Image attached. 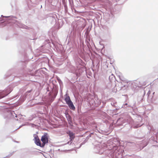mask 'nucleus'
<instances>
[{
	"mask_svg": "<svg viewBox=\"0 0 158 158\" xmlns=\"http://www.w3.org/2000/svg\"><path fill=\"white\" fill-rule=\"evenodd\" d=\"M57 80L58 81L60 85H61V84H63L62 82V81L59 78H57Z\"/></svg>",
	"mask_w": 158,
	"mask_h": 158,
	"instance_id": "7c9ffc66",
	"label": "nucleus"
},
{
	"mask_svg": "<svg viewBox=\"0 0 158 158\" xmlns=\"http://www.w3.org/2000/svg\"><path fill=\"white\" fill-rule=\"evenodd\" d=\"M89 139V138H88V137L87 136L85 139L81 144L80 146H81L82 145L85 144Z\"/></svg>",
	"mask_w": 158,
	"mask_h": 158,
	"instance_id": "b1692460",
	"label": "nucleus"
},
{
	"mask_svg": "<svg viewBox=\"0 0 158 158\" xmlns=\"http://www.w3.org/2000/svg\"><path fill=\"white\" fill-rule=\"evenodd\" d=\"M113 84H114V82L112 83H112L110 82V83L109 82L108 84V85H107V88L109 89H110V88H111V87H112L111 86L113 85Z\"/></svg>",
	"mask_w": 158,
	"mask_h": 158,
	"instance_id": "5701e85b",
	"label": "nucleus"
},
{
	"mask_svg": "<svg viewBox=\"0 0 158 158\" xmlns=\"http://www.w3.org/2000/svg\"><path fill=\"white\" fill-rule=\"evenodd\" d=\"M67 134L69 135V138L70 141H71L70 144L72 142H73L75 138V134L73 133L72 131L70 130L68 131L67 132Z\"/></svg>",
	"mask_w": 158,
	"mask_h": 158,
	"instance_id": "ddd939ff",
	"label": "nucleus"
},
{
	"mask_svg": "<svg viewBox=\"0 0 158 158\" xmlns=\"http://www.w3.org/2000/svg\"><path fill=\"white\" fill-rule=\"evenodd\" d=\"M4 22V21H3V22ZM2 23H3V22H0V24Z\"/></svg>",
	"mask_w": 158,
	"mask_h": 158,
	"instance_id": "c03bdc74",
	"label": "nucleus"
},
{
	"mask_svg": "<svg viewBox=\"0 0 158 158\" xmlns=\"http://www.w3.org/2000/svg\"><path fill=\"white\" fill-rule=\"evenodd\" d=\"M31 127H35L36 126V125L33 124V123H31Z\"/></svg>",
	"mask_w": 158,
	"mask_h": 158,
	"instance_id": "c9c22d12",
	"label": "nucleus"
},
{
	"mask_svg": "<svg viewBox=\"0 0 158 158\" xmlns=\"http://www.w3.org/2000/svg\"><path fill=\"white\" fill-rule=\"evenodd\" d=\"M14 152H13L11 153H10L8 155L6 156L7 158H9L14 153Z\"/></svg>",
	"mask_w": 158,
	"mask_h": 158,
	"instance_id": "c756f323",
	"label": "nucleus"
},
{
	"mask_svg": "<svg viewBox=\"0 0 158 158\" xmlns=\"http://www.w3.org/2000/svg\"><path fill=\"white\" fill-rule=\"evenodd\" d=\"M116 84H115V86H114V88L112 89L113 91L114 92H116V89H115V86H116Z\"/></svg>",
	"mask_w": 158,
	"mask_h": 158,
	"instance_id": "f704fd0d",
	"label": "nucleus"
},
{
	"mask_svg": "<svg viewBox=\"0 0 158 158\" xmlns=\"http://www.w3.org/2000/svg\"><path fill=\"white\" fill-rule=\"evenodd\" d=\"M112 143L111 149H107L105 151L98 146L94 147L95 152L99 154H103L106 156V158H121L124 156V147L120 145V141L117 139H114Z\"/></svg>",
	"mask_w": 158,
	"mask_h": 158,
	"instance_id": "f257e3e1",
	"label": "nucleus"
},
{
	"mask_svg": "<svg viewBox=\"0 0 158 158\" xmlns=\"http://www.w3.org/2000/svg\"><path fill=\"white\" fill-rule=\"evenodd\" d=\"M32 89H31L30 90L27 91L25 94L27 95V94L30 93H31L32 91Z\"/></svg>",
	"mask_w": 158,
	"mask_h": 158,
	"instance_id": "2f4dec72",
	"label": "nucleus"
},
{
	"mask_svg": "<svg viewBox=\"0 0 158 158\" xmlns=\"http://www.w3.org/2000/svg\"><path fill=\"white\" fill-rule=\"evenodd\" d=\"M33 136L34 137V141H37L40 140L38 136L37 135H36L35 134H34Z\"/></svg>",
	"mask_w": 158,
	"mask_h": 158,
	"instance_id": "412c9836",
	"label": "nucleus"
},
{
	"mask_svg": "<svg viewBox=\"0 0 158 158\" xmlns=\"http://www.w3.org/2000/svg\"><path fill=\"white\" fill-rule=\"evenodd\" d=\"M115 79V77L113 74H112L111 75L109 76V79L110 82V83H112V81H113L114 82V80Z\"/></svg>",
	"mask_w": 158,
	"mask_h": 158,
	"instance_id": "f3484780",
	"label": "nucleus"
},
{
	"mask_svg": "<svg viewBox=\"0 0 158 158\" xmlns=\"http://www.w3.org/2000/svg\"><path fill=\"white\" fill-rule=\"evenodd\" d=\"M12 90L10 86H8L3 90L0 91V99L2 98L9 94Z\"/></svg>",
	"mask_w": 158,
	"mask_h": 158,
	"instance_id": "423d86ee",
	"label": "nucleus"
},
{
	"mask_svg": "<svg viewBox=\"0 0 158 158\" xmlns=\"http://www.w3.org/2000/svg\"><path fill=\"white\" fill-rule=\"evenodd\" d=\"M154 156V153L153 152H150L148 155L149 158H152Z\"/></svg>",
	"mask_w": 158,
	"mask_h": 158,
	"instance_id": "393cba45",
	"label": "nucleus"
},
{
	"mask_svg": "<svg viewBox=\"0 0 158 158\" xmlns=\"http://www.w3.org/2000/svg\"><path fill=\"white\" fill-rule=\"evenodd\" d=\"M129 123L127 119L123 118H118L116 122L117 125L119 126H125L126 125H128Z\"/></svg>",
	"mask_w": 158,
	"mask_h": 158,
	"instance_id": "0eeeda50",
	"label": "nucleus"
},
{
	"mask_svg": "<svg viewBox=\"0 0 158 158\" xmlns=\"http://www.w3.org/2000/svg\"><path fill=\"white\" fill-rule=\"evenodd\" d=\"M11 70H10L9 71V73H10V72H11Z\"/></svg>",
	"mask_w": 158,
	"mask_h": 158,
	"instance_id": "a18cd8bd",
	"label": "nucleus"
},
{
	"mask_svg": "<svg viewBox=\"0 0 158 158\" xmlns=\"http://www.w3.org/2000/svg\"><path fill=\"white\" fill-rule=\"evenodd\" d=\"M79 60H81L80 59V58H79Z\"/></svg>",
	"mask_w": 158,
	"mask_h": 158,
	"instance_id": "8fccbe9b",
	"label": "nucleus"
},
{
	"mask_svg": "<svg viewBox=\"0 0 158 158\" xmlns=\"http://www.w3.org/2000/svg\"><path fill=\"white\" fill-rule=\"evenodd\" d=\"M10 74H7V75H5V76H6L7 77H9L10 76Z\"/></svg>",
	"mask_w": 158,
	"mask_h": 158,
	"instance_id": "79ce46f5",
	"label": "nucleus"
},
{
	"mask_svg": "<svg viewBox=\"0 0 158 158\" xmlns=\"http://www.w3.org/2000/svg\"><path fill=\"white\" fill-rule=\"evenodd\" d=\"M15 142H16V143H19V142L18 141H15Z\"/></svg>",
	"mask_w": 158,
	"mask_h": 158,
	"instance_id": "37998d69",
	"label": "nucleus"
},
{
	"mask_svg": "<svg viewBox=\"0 0 158 158\" xmlns=\"http://www.w3.org/2000/svg\"><path fill=\"white\" fill-rule=\"evenodd\" d=\"M151 93V91L150 90H149L148 93H147V95L148 96L149 94H150Z\"/></svg>",
	"mask_w": 158,
	"mask_h": 158,
	"instance_id": "e433bc0d",
	"label": "nucleus"
},
{
	"mask_svg": "<svg viewBox=\"0 0 158 158\" xmlns=\"http://www.w3.org/2000/svg\"><path fill=\"white\" fill-rule=\"evenodd\" d=\"M126 84H123L122 82H121V83H119L120 84L121 87H120V90H125L127 89H129V87L130 85H134L135 84V83L133 82L131 84L130 83L129 84H128V83L125 82Z\"/></svg>",
	"mask_w": 158,
	"mask_h": 158,
	"instance_id": "9b49d317",
	"label": "nucleus"
},
{
	"mask_svg": "<svg viewBox=\"0 0 158 158\" xmlns=\"http://www.w3.org/2000/svg\"><path fill=\"white\" fill-rule=\"evenodd\" d=\"M90 40L85 39V42L86 43V44L88 48H89V46H90L89 43Z\"/></svg>",
	"mask_w": 158,
	"mask_h": 158,
	"instance_id": "4be33fe9",
	"label": "nucleus"
},
{
	"mask_svg": "<svg viewBox=\"0 0 158 158\" xmlns=\"http://www.w3.org/2000/svg\"><path fill=\"white\" fill-rule=\"evenodd\" d=\"M48 135L47 133H44L42 136L41 141L42 142V147H44L45 144L48 143Z\"/></svg>",
	"mask_w": 158,
	"mask_h": 158,
	"instance_id": "1a4fd4ad",
	"label": "nucleus"
},
{
	"mask_svg": "<svg viewBox=\"0 0 158 158\" xmlns=\"http://www.w3.org/2000/svg\"><path fill=\"white\" fill-rule=\"evenodd\" d=\"M120 79L123 81H125V80H123L121 78V77L120 78Z\"/></svg>",
	"mask_w": 158,
	"mask_h": 158,
	"instance_id": "a19ab883",
	"label": "nucleus"
},
{
	"mask_svg": "<svg viewBox=\"0 0 158 158\" xmlns=\"http://www.w3.org/2000/svg\"><path fill=\"white\" fill-rule=\"evenodd\" d=\"M148 143H147L146 145L145 146H146L147 145Z\"/></svg>",
	"mask_w": 158,
	"mask_h": 158,
	"instance_id": "de8ad7c7",
	"label": "nucleus"
},
{
	"mask_svg": "<svg viewBox=\"0 0 158 158\" xmlns=\"http://www.w3.org/2000/svg\"><path fill=\"white\" fill-rule=\"evenodd\" d=\"M64 0H62L63 2H64Z\"/></svg>",
	"mask_w": 158,
	"mask_h": 158,
	"instance_id": "09e8293b",
	"label": "nucleus"
},
{
	"mask_svg": "<svg viewBox=\"0 0 158 158\" xmlns=\"http://www.w3.org/2000/svg\"><path fill=\"white\" fill-rule=\"evenodd\" d=\"M25 124H22V125H20V126H19V127L17 129H16L14 131H15L17 130H18V129H19L20 128H21L23 126H25Z\"/></svg>",
	"mask_w": 158,
	"mask_h": 158,
	"instance_id": "72a5a7b5",
	"label": "nucleus"
},
{
	"mask_svg": "<svg viewBox=\"0 0 158 158\" xmlns=\"http://www.w3.org/2000/svg\"><path fill=\"white\" fill-rule=\"evenodd\" d=\"M64 5V11L65 13H67L68 12V8L67 6V5L65 3H64V2H63Z\"/></svg>",
	"mask_w": 158,
	"mask_h": 158,
	"instance_id": "aec40b11",
	"label": "nucleus"
},
{
	"mask_svg": "<svg viewBox=\"0 0 158 158\" xmlns=\"http://www.w3.org/2000/svg\"><path fill=\"white\" fill-rule=\"evenodd\" d=\"M141 126L140 125H139V124H137L136 125H135L134 126V128H137L139 127H140Z\"/></svg>",
	"mask_w": 158,
	"mask_h": 158,
	"instance_id": "473e14b6",
	"label": "nucleus"
},
{
	"mask_svg": "<svg viewBox=\"0 0 158 158\" xmlns=\"http://www.w3.org/2000/svg\"><path fill=\"white\" fill-rule=\"evenodd\" d=\"M145 94V91L144 89L141 90L139 92L138 95V101L139 103L142 102L143 100L144 96Z\"/></svg>",
	"mask_w": 158,
	"mask_h": 158,
	"instance_id": "6e6552de",
	"label": "nucleus"
},
{
	"mask_svg": "<svg viewBox=\"0 0 158 158\" xmlns=\"http://www.w3.org/2000/svg\"><path fill=\"white\" fill-rule=\"evenodd\" d=\"M94 98L95 100V107H98L100 106V109L102 108L105 107L106 104L105 102L102 101L101 100L99 99L97 95H94Z\"/></svg>",
	"mask_w": 158,
	"mask_h": 158,
	"instance_id": "39448f33",
	"label": "nucleus"
},
{
	"mask_svg": "<svg viewBox=\"0 0 158 158\" xmlns=\"http://www.w3.org/2000/svg\"><path fill=\"white\" fill-rule=\"evenodd\" d=\"M27 27V26H26L25 25H22V27H20L21 28H25V27Z\"/></svg>",
	"mask_w": 158,
	"mask_h": 158,
	"instance_id": "58836bf2",
	"label": "nucleus"
},
{
	"mask_svg": "<svg viewBox=\"0 0 158 158\" xmlns=\"http://www.w3.org/2000/svg\"><path fill=\"white\" fill-rule=\"evenodd\" d=\"M2 18H0V22L4 20H10L11 18H15V16L12 15L10 16H4L2 15H1Z\"/></svg>",
	"mask_w": 158,
	"mask_h": 158,
	"instance_id": "2eb2a0df",
	"label": "nucleus"
},
{
	"mask_svg": "<svg viewBox=\"0 0 158 158\" xmlns=\"http://www.w3.org/2000/svg\"><path fill=\"white\" fill-rule=\"evenodd\" d=\"M42 7V5H41V8Z\"/></svg>",
	"mask_w": 158,
	"mask_h": 158,
	"instance_id": "49530a36",
	"label": "nucleus"
},
{
	"mask_svg": "<svg viewBox=\"0 0 158 158\" xmlns=\"http://www.w3.org/2000/svg\"><path fill=\"white\" fill-rule=\"evenodd\" d=\"M80 56L83 59L85 58V53L81 52L80 53Z\"/></svg>",
	"mask_w": 158,
	"mask_h": 158,
	"instance_id": "bb28decb",
	"label": "nucleus"
},
{
	"mask_svg": "<svg viewBox=\"0 0 158 158\" xmlns=\"http://www.w3.org/2000/svg\"><path fill=\"white\" fill-rule=\"evenodd\" d=\"M27 95L25 94L24 95L22 96V98L21 99L22 102H23L25 101L26 98V96Z\"/></svg>",
	"mask_w": 158,
	"mask_h": 158,
	"instance_id": "a878e982",
	"label": "nucleus"
},
{
	"mask_svg": "<svg viewBox=\"0 0 158 158\" xmlns=\"http://www.w3.org/2000/svg\"><path fill=\"white\" fill-rule=\"evenodd\" d=\"M122 107L124 108H126L128 110V111L131 112L133 110V107L131 106L128 105L127 103H125L123 105Z\"/></svg>",
	"mask_w": 158,
	"mask_h": 158,
	"instance_id": "4468645a",
	"label": "nucleus"
},
{
	"mask_svg": "<svg viewBox=\"0 0 158 158\" xmlns=\"http://www.w3.org/2000/svg\"><path fill=\"white\" fill-rule=\"evenodd\" d=\"M53 1V0H46L45 1V3H47L48 2L49 3V4H50L51 5H52V2Z\"/></svg>",
	"mask_w": 158,
	"mask_h": 158,
	"instance_id": "cd10ccee",
	"label": "nucleus"
},
{
	"mask_svg": "<svg viewBox=\"0 0 158 158\" xmlns=\"http://www.w3.org/2000/svg\"><path fill=\"white\" fill-rule=\"evenodd\" d=\"M49 19L51 21V23L52 24H55L56 23V15L54 13H50L48 15Z\"/></svg>",
	"mask_w": 158,
	"mask_h": 158,
	"instance_id": "9d476101",
	"label": "nucleus"
},
{
	"mask_svg": "<svg viewBox=\"0 0 158 158\" xmlns=\"http://www.w3.org/2000/svg\"><path fill=\"white\" fill-rule=\"evenodd\" d=\"M65 114L66 118L69 124L70 125H73V122L72 121V118L69 114L68 111L66 110L65 113Z\"/></svg>",
	"mask_w": 158,
	"mask_h": 158,
	"instance_id": "f8f14e48",
	"label": "nucleus"
},
{
	"mask_svg": "<svg viewBox=\"0 0 158 158\" xmlns=\"http://www.w3.org/2000/svg\"><path fill=\"white\" fill-rule=\"evenodd\" d=\"M35 143L37 146H39L41 148L44 147H42V144L41 143V142L40 140L37 141H35Z\"/></svg>",
	"mask_w": 158,
	"mask_h": 158,
	"instance_id": "6ab92c4d",
	"label": "nucleus"
},
{
	"mask_svg": "<svg viewBox=\"0 0 158 158\" xmlns=\"http://www.w3.org/2000/svg\"><path fill=\"white\" fill-rule=\"evenodd\" d=\"M94 132H91L87 136V137H88L89 138L90 137H92V136L93 135H94Z\"/></svg>",
	"mask_w": 158,
	"mask_h": 158,
	"instance_id": "c85d7f7f",
	"label": "nucleus"
},
{
	"mask_svg": "<svg viewBox=\"0 0 158 158\" xmlns=\"http://www.w3.org/2000/svg\"><path fill=\"white\" fill-rule=\"evenodd\" d=\"M3 116L6 121L17 117V115L11 108H6L3 110Z\"/></svg>",
	"mask_w": 158,
	"mask_h": 158,
	"instance_id": "f03ea898",
	"label": "nucleus"
},
{
	"mask_svg": "<svg viewBox=\"0 0 158 158\" xmlns=\"http://www.w3.org/2000/svg\"><path fill=\"white\" fill-rule=\"evenodd\" d=\"M58 92V88L56 86H54L52 89L51 92L49 93V102L51 103L55 98Z\"/></svg>",
	"mask_w": 158,
	"mask_h": 158,
	"instance_id": "7ed1b4c3",
	"label": "nucleus"
},
{
	"mask_svg": "<svg viewBox=\"0 0 158 158\" xmlns=\"http://www.w3.org/2000/svg\"><path fill=\"white\" fill-rule=\"evenodd\" d=\"M95 100L93 98H90L89 100V103L91 106H95Z\"/></svg>",
	"mask_w": 158,
	"mask_h": 158,
	"instance_id": "dca6fc26",
	"label": "nucleus"
},
{
	"mask_svg": "<svg viewBox=\"0 0 158 158\" xmlns=\"http://www.w3.org/2000/svg\"><path fill=\"white\" fill-rule=\"evenodd\" d=\"M70 142H71V141L70 140L69 141H68L67 143V144H70V143H70Z\"/></svg>",
	"mask_w": 158,
	"mask_h": 158,
	"instance_id": "ea45409f",
	"label": "nucleus"
},
{
	"mask_svg": "<svg viewBox=\"0 0 158 158\" xmlns=\"http://www.w3.org/2000/svg\"><path fill=\"white\" fill-rule=\"evenodd\" d=\"M85 39L90 40L89 31L87 30L85 32Z\"/></svg>",
	"mask_w": 158,
	"mask_h": 158,
	"instance_id": "a211bd4d",
	"label": "nucleus"
},
{
	"mask_svg": "<svg viewBox=\"0 0 158 158\" xmlns=\"http://www.w3.org/2000/svg\"><path fill=\"white\" fill-rule=\"evenodd\" d=\"M111 0L113 2H117L119 0Z\"/></svg>",
	"mask_w": 158,
	"mask_h": 158,
	"instance_id": "4c0bfd02",
	"label": "nucleus"
},
{
	"mask_svg": "<svg viewBox=\"0 0 158 158\" xmlns=\"http://www.w3.org/2000/svg\"><path fill=\"white\" fill-rule=\"evenodd\" d=\"M64 96L65 98L64 100L66 104L68 105L69 108L73 111H75L76 110L75 107L72 101L69 96L66 93Z\"/></svg>",
	"mask_w": 158,
	"mask_h": 158,
	"instance_id": "20e7f679",
	"label": "nucleus"
}]
</instances>
